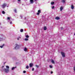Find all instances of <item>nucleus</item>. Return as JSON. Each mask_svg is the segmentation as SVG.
<instances>
[{
	"label": "nucleus",
	"mask_w": 75,
	"mask_h": 75,
	"mask_svg": "<svg viewBox=\"0 0 75 75\" xmlns=\"http://www.w3.org/2000/svg\"><path fill=\"white\" fill-rule=\"evenodd\" d=\"M35 1H36V0H35Z\"/></svg>",
	"instance_id": "4c0bfd02"
},
{
	"label": "nucleus",
	"mask_w": 75,
	"mask_h": 75,
	"mask_svg": "<svg viewBox=\"0 0 75 75\" xmlns=\"http://www.w3.org/2000/svg\"><path fill=\"white\" fill-rule=\"evenodd\" d=\"M2 13L3 14H5V12H4V11H2Z\"/></svg>",
	"instance_id": "4be33fe9"
},
{
	"label": "nucleus",
	"mask_w": 75,
	"mask_h": 75,
	"mask_svg": "<svg viewBox=\"0 0 75 75\" xmlns=\"http://www.w3.org/2000/svg\"><path fill=\"white\" fill-rule=\"evenodd\" d=\"M51 74H53V72H52V71H51Z\"/></svg>",
	"instance_id": "f704fd0d"
},
{
	"label": "nucleus",
	"mask_w": 75,
	"mask_h": 75,
	"mask_svg": "<svg viewBox=\"0 0 75 75\" xmlns=\"http://www.w3.org/2000/svg\"><path fill=\"white\" fill-rule=\"evenodd\" d=\"M61 54L63 57H65V53L62 52H61Z\"/></svg>",
	"instance_id": "7ed1b4c3"
},
{
	"label": "nucleus",
	"mask_w": 75,
	"mask_h": 75,
	"mask_svg": "<svg viewBox=\"0 0 75 75\" xmlns=\"http://www.w3.org/2000/svg\"><path fill=\"white\" fill-rule=\"evenodd\" d=\"M23 73H24V74H25V73H26V71H23Z\"/></svg>",
	"instance_id": "cd10ccee"
},
{
	"label": "nucleus",
	"mask_w": 75,
	"mask_h": 75,
	"mask_svg": "<svg viewBox=\"0 0 75 75\" xmlns=\"http://www.w3.org/2000/svg\"><path fill=\"white\" fill-rule=\"evenodd\" d=\"M19 38H21V37H19L18 38V39H17L18 40H19Z\"/></svg>",
	"instance_id": "bb28decb"
},
{
	"label": "nucleus",
	"mask_w": 75,
	"mask_h": 75,
	"mask_svg": "<svg viewBox=\"0 0 75 75\" xmlns=\"http://www.w3.org/2000/svg\"><path fill=\"white\" fill-rule=\"evenodd\" d=\"M30 1L31 4H33L34 2V0H30Z\"/></svg>",
	"instance_id": "6e6552de"
},
{
	"label": "nucleus",
	"mask_w": 75,
	"mask_h": 75,
	"mask_svg": "<svg viewBox=\"0 0 75 75\" xmlns=\"http://www.w3.org/2000/svg\"><path fill=\"white\" fill-rule=\"evenodd\" d=\"M71 8L72 9H73V8H74V6L71 5Z\"/></svg>",
	"instance_id": "f8f14e48"
},
{
	"label": "nucleus",
	"mask_w": 75,
	"mask_h": 75,
	"mask_svg": "<svg viewBox=\"0 0 75 75\" xmlns=\"http://www.w3.org/2000/svg\"><path fill=\"white\" fill-rule=\"evenodd\" d=\"M62 9H63V7L62 6H61L60 8V11H62Z\"/></svg>",
	"instance_id": "9b49d317"
},
{
	"label": "nucleus",
	"mask_w": 75,
	"mask_h": 75,
	"mask_svg": "<svg viewBox=\"0 0 75 75\" xmlns=\"http://www.w3.org/2000/svg\"><path fill=\"white\" fill-rule=\"evenodd\" d=\"M34 68H33L32 69V71H34Z\"/></svg>",
	"instance_id": "473e14b6"
},
{
	"label": "nucleus",
	"mask_w": 75,
	"mask_h": 75,
	"mask_svg": "<svg viewBox=\"0 0 75 75\" xmlns=\"http://www.w3.org/2000/svg\"><path fill=\"white\" fill-rule=\"evenodd\" d=\"M6 6V4H4L3 5H2V8H4Z\"/></svg>",
	"instance_id": "20e7f679"
},
{
	"label": "nucleus",
	"mask_w": 75,
	"mask_h": 75,
	"mask_svg": "<svg viewBox=\"0 0 75 75\" xmlns=\"http://www.w3.org/2000/svg\"><path fill=\"white\" fill-rule=\"evenodd\" d=\"M16 46L15 47V50H17L18 49V48L19 47V45H18L17 44L16 45Z\"/></svg>",
	"instance_id": "f03ea898"
},
{
	"label": "nucleus",
	"mask_w": 75,
	"mask_h": 75,
	"mask_svg": "<svg viewBox=\"0 0 75 75\" xmlns=\"http://www.w3.org/2000/svg\"><path fill=\"white\" fill-rule=\"evenodd\" d=\"M37 14L38 15H39V14H40V13H39V12H38L37 13Z\"/></svg>",
	"instance_id": "72a5a7b5"
},
{
	"label": "nucleus",
	"mask_w": 75,
	"mask_h": 75,
	"mask_svg": "<svg viewBox=\"0 0 75 75\" xmlns=\"http://www.w3.org/2000/svg\"><path fill=\"white\" fill-rule=\"evenodd\" d=\"M38 13H41V10H39L38 11Z\"/></svg>",
	"instance_id": "aec40b11"
},
{
	"label": "nucleus",
	"mask_w": 75,
	"mask_h": 75,
	"mask_svg": "<svg viewBox=\"0 0 75 75\" xmlns=\"http://www.w3.org/2000/svg\"><path fill=\"white\" fill-rule=\"evenodd\" d=\"M26 38H28L29 37V36H28V35H27L26 36Z\"/></svg>",
	"instance_id": "a878e982"
},
{
	"label": "nucleus",
	"mask_w": 75,
	"mask_h": 75,
	"mask_svg": "<svg viewBox=\"0 0 75 75\" xmlns=\"http://www.w3.org/2000/svg\"><path fill=\"white\" fill-rule=\"evenodd\" d=\"M24 51L25 52L27 51V48H26V47L25 48H24Z\"/></svg>",
	"instance_id": "1a4fd4ad"
},
{
	"label": "nucleus",
	"mask_w": 75,
	"mask_h": 75,
	"mask_svg": "<svg viewBox=\"0 0 75 75\" xmlns=\"http://www.w3.org/2000/svg\"><path fill=\"white\" fill-rule=\"evenodd\" d=\"M20 31L21 32H23V29H21Z\"/></svg>",
	"instance_id": "412c9836"
},
{
	"label": "nucleus",
	"mask_w": 75,
	"mask_h": 75,
	"mask_svg": "<svg viewBox=\"0 0 75 75\" xmlns=\"http://www.w3.org/2000/svg\"><path fill=\"white\" fill-rule=\"evenodd\" d=\"M61 2L62 3H64L65 2V0H62Z\"/></svg>",
	"instance_id": "9d476101"
},
{
	"label": "nucleus",
	"mask_w": 75,
	"mask_h": 75,
	"mask_svg": "<svg viewBox=\"0 0 75 75\" xmlns=\"http://www.w3.org/2000/svg\"><path fill=\"white\" fill-rule=\"evenodd\" d=\"M74 71H75V66L74 67Z\"/></svg>",
	"instance_id": "c85d7f7f"
},
{
	"label": "nucleus",
	"mask_w": 75,
	"mask_h": 75,
	"mask_svg": "<svg viewBox=\"0 0 75 75\" xmlns=\"http://www.w3.org/2000/svg\"><path fill=\"white\" fill-rule=\"evenodd\" d=\"M4 44H3V45L2 46H0V47L1 48H3V47H4Z\"/></svg>",
	"instance_id": "4468645a"
},
{
	"label": "nucleus",
	"mask_w": 75,
	"mask_h": 75,
	"mask_svg": "<svg viewBox=\"0 0 75 75\" xmlns=\"http://www.w3.org/2000/svg\"><path fill=\"white\" fill-rule=\"evenodd\" d=\"M28 39L27 38H26L25 39V41H28Z\"/></svg>",
	"instance_id": "f3484780"
},
{
	"label": "nucleus",
	"mask_w": 75,
	"mask_h": 75,
	"mask_svg": "<svg viewBox=\"0 0 75 75\" xmlns=\"http://www.w3.org/2000/svg\"><path fill=\"white\" fill-rule=\"evenodd\" d=\"M55 19H56V20H59V19H60V18L58 17H56L55 18Z\"/></svg>",
	"instance_id": "423d86ee"
},
{
	"label": "nucleus",
	"mask_w": 75,
	"mask_h": 75,
	"mask_svg": "<svg viewBox=\"0 0 75 75\" xmlns=\"http://www.w3.org/2000/svg\"><path fill=\"white\" fill-rule=\"evenodd\" d=\"M6 68H9V66H6Z\"/></svg>",
	"instance_id": "b1692460"
},
{
	"label": "nucleus",
	"mask_w": 75,
	"mask_h": 75,
	"mask_svg": "<svg viewBox=\"0 0 75 75\" xmlns=\"http://www.w3.org/2000/svg\"><path fill=\"white\" fill-rule=\"evenodd\" d=\"M51 62H52V64H54V61L53 60H51Z\"/></svg>",
	"instance_id": "ddd939ff"
},
{
	"label": "nucleus",
	"mask_w": 75,
	"mask_h": 75,
	"mask_svg": "<svg viewBox=\"0 0 75 75\" xmlns=\"http://www.w3.org/2000/svg\"><path fill=\"white\" fill-rule=\"evenodd\" d=\"M29 65H30V67H33V63H30L29 64Z\"/></svg>",
	"instance_id": "0eeeda50"
},
{
	"label": "nucleus",
	"mask_w": 75,
	"mask_h": 75,
	"mask_svg": "<svg viewBox=\"0 0 75 75\" xmlns=\"http://www.w3.org/2000/svg\"><path fill=\"white\" fill-rule=\"evenodd\" d=\"M44 30H47V27H46V26H45L44 27Z\"/></svg>",
	"instance_id": "2eb2a0df"
},
{
	"label": "nucleus",
	"mask_w": 75,
	"mask_h": 75,
	"mask_svg": "<svg viewBox=\"0 0 75 75\" xmlns=\"http://www.w3.org/2000/svg\"><path fill=\"white\" fill-rule=\"evenodd\" d=\"M18 1H21V0H18Z\"/></svg>",
	"instance_id": "e433bc0d"
},
{
	"label": "nucleus",
	"mask_w": 75,
	"mask_h": 75,
	"mask_svg": "<svg viewBox=\"0 0 75 75\" xmlns=\"http://www.w3.org/2000/svg\"><path fill=\"white\" fill-rule=\"evenodd\" d=\"M16 67H13L12 68V70H13V69H15V68H16Z\"/></svg>",
	"instance_id": "dca6fc26"
},
{
	"label": "nucleus",
	"mask_w": 75,
	"mask_h": 75,
	"mask_svg": "<svg viewBox=\"0 0 75 75\" xmlns=\"http://www.w3.org/2000/svg\"><path fill=\"white\" fill-rule=\"evenodd\" d=\"M26 68H27V69H28V68H29V67H28V66H26Z\"/></svg>",
	"instance_id": "a211bd4d"
},
{
	"label": "nucleus",
	"mask_w": 75,
	"mask_h": 75,
	"mask_svg": "<svg viewBox=\"0 0 75 75\" xmlns=\"http://www.w3.org/2000/svg\"><path fill=\"white\" fill-rule=\"evenodd\" d=\"M50 68H52V66L51 65H50L49 66Z\"/></svg>",
	"instance_id": "5701e85b"
},
{
	"label": "nucleus",
	"mask_w": 75,
	"mask_h": 75,
	"mask_svg": "<svg viewBox=\"0 0 75 75\" xmlns=\"http://www.w3.org/2000/svg\"><path fill=\"white\" fill-rule=\"evenodd\" d=\"M54 7H54V6H52V9H53V8H54Z\"/></svg>",
	"instance_id": "c756f323"
},
{
	"label": "nucleus",
	"mask_w": 75,
	"mask_h": 75,
	"mask_svg": "<svg viewBox=\"0 0 75 75\" xmlns=\"http://www.w3.org/2000/svg\"><path fill=\"white\" fill-rule=\"evenodd\" d=\"M7 19H8V20H10V18L9 17H8L7 18Z\"/></svg>",
	"instance_id": "393cba45"
},
{
	"label": "nucleus",
	"mask_w": 75,
	"mask_h": 75,
	"mask_svg": "<svg viewBox=\"0 0 75 75\" xmlns=\"http://www.w3.org/2000/svg\"><path fill=\"white\" fill-rule=\"evenodd\" d=\"M10 24H12V22L11 21V22H10Z\"/></svg>",
	"instance_id": "c9c22d12"
},
{
	"label": "nucleus",
	"mask_w": 75,
	"mask_h": 75,
	"mask_svg": "<svg viewBox=\"0 0 75 75\" xmlns=\"http://www.w3.org/2000/svg\"><path fill=\"white\" fill-rule=\"evenodd\" d=\"M14 11L15 12V13H17L16 9L14 10Z\"/></svg>",
	"instance_id": "7c9ffc66"
},
{
	"label": "nucleus",
	"mask_w": 75,
	"mask_h": 75,
	"mask_svg": "<svg viewBox=\"0 0 75 75\" xmlns=\"http://www.w3.org/2000/svg\"><path fill=\"white\" fill-rule=\"evenodd\" d=\"M36 67L37 68H38L39 67L38 65H36Z\"/></svg>",
	"instance_id": "2f4dec72"
},
{
	"label": "nucleus",
	"mask_w": 75,
	"mask_h": 75,
	"mask_svg": "<svg viewBox=\"0 0 75 75\" xmlns=\"http://www.w3.org/2000/svg\"><path fill=\"white\" fill-rule=\"evenodd\" d=\"M54 4V2H52L51 3V4L53 5Z\"/></svg>",
	"instance_id": "6ab92c4d"
},
{
	"label": "nucleus",
	"mask_w": 75,
	"mask_h": 75,
	"mask_svg": "<svg viewBox=\"0 0 75 75\" xmlns=\"http://www.w3.org/2000/svg\"><path fill=\"white\" fill-rule=\"evenodd\" d=\"M2 37H4V36H1L0 37V41H3V38H2Z\"/></svg>",
	"instance_id": "39448f33"
},
{
	"label": "nucleus",
	"mask_w": 75,
	"mask_h": 75,
	"mask_svg": "<svg viewBox=\"0 0 75 75\" xmlns=\"http://www.w3.org/2000/svg\"><path fill=\"white\" fill-rule=\"evenodd\" d=\"M4 72L6 73H8V71H9V69H4Z\"/></svg>",
	"instance_id": "f257e3e1"
}]
</instances>
